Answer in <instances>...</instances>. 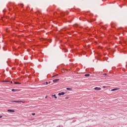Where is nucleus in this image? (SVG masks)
I'll list each match as a JSON object with an SVG mask.
<instances>
[{"mask_svg":"<svg viewBox=\"0 0 127 127\" xmlns=\"http://www.w3.org/2000/svg\"><path fill=\"white\" fill-rule=\"evenodd\" d=\"M103 87L104 88H106V86H103Z\"/></svg>","mask_w":127,"mask_h":127,"instance_id":"obj_22","label":"nucleus"},{"mask_svg":"<svg viewBox=\"0 0 127 127\" xmlns=\"http://www.w3.org/2000/svg\"><path fill=\"white\" fill-rule=\"evenodd\" d=\"M94 90H96V91H100V90H101V88H100V87H95L94 88Z\"/></svg>","mask_w":127,"mask_h":127,"instance_id":"obj_5","label":"nucleus"},{"mask_svg":"<svg viewBox=\"0 0 127 127\" xmlns=\"http://www.w3.org/2000/svg\"><path fill=\"white\" fill-rule=\"evenodd\" d=\"M59 96H63V95H65V92H61V93H59Z\"/></svg>","mask_w":127,"mask_h":127,"instance_id":"obj_3","label":"nucleus"},{"mask_svg":"<svg viewBox=\"0 0 127 127\" xmlns=\"http://www.w3.org/2000/svg\"><path fill=\"white\" fill-rule=\"evenodd\" d=\"M119 89L118 88H114L111 90V91H117V90H118Z\"/></svg>","mask_w":127,"mask_h":127,"instance_id":"obj_10","label":"nucleus"},{"mask_svg":"<svg viewBox=\"0 0 127 127\" xmlns=\"http://www.w3.org/2000/svg\"><path fill=\"white\" fill-rule=\"evenodd\" d=\"M69 22H71V21H69Z\"/></svg>","mask_w":127,"mask_h":127,"instance_id":"obj_25","label":"nucleus"},{"mask_svg":"<svg viewBox=\"0 0 127 127\" xmlns=\"http://www.w3.org/2000/svg\"><path fill=\"white\" fill-rule=\"evenodd\" d=\"M10 83L11 84H12V81H10Z\"/></svg>","mask_w":127,"mask_h":127,"instance_id":"obj_21","label":"nucleus"},{"mask_svg":"<svg viewBox=\"0 0 127 127\" xmlns=\"http://www.w3.org/2000/svg\"><path fill=\"white\" fill-rule=\"evenodd\" d=\"M61 16H65V13H61Z\"/></svg>","mask_w":127,"mask_h":127,"instance_id":"obj_13","label":"nucleus"},{"mask_svg":"<svg viewBox=\"0 0 127 127\" xmlns=\"http://www.w3.org/2000/svg\"><path fill=\"white\" fill-rule=\"evenodd\" d=\"M14 84H21V83H20V82H14Z\"/></svg>","mask_w":127,"mask_h":127,"instance_id":"obj_12","label":"nucleus"},{"mask_svg":"<svg viewBox=\"0 0 127 127\" xmlns=\"http://www.w3.org/2000/svg\"><path fill=\"white\" fill-rule=\"evenodd\" d=\"M44 85H45V84H46V85H48V82H46L45 83H43Z\"/></svg>","mask_w":127,"mask_h":127,"instance_id":"obj_14","label":"nucleus"},{"mask_svg":"<svg viewBox=\"0 0 127 127\" xmlns=\"http://www.w3.org/2000/svg\"><path fill=\"white\" fill-rule=\"evenodd\" d=\"M67 99H68V97H65V100H67Z\"/></svg>","mask_w":127,"mask_h":127,"instance_id":"obj_20","label":"nucleus"},{"mask_svg":"<svg viewBox=\"0 0 127 127\" xmlns=\"http://www.w3.org/2000/svg\"><path fill=\"white\" fill-rule=\"evenodd\" d=\"M3 82H9V80H3Z\"/></svg>","mask_w":127,"mask_h":127,"instance_id":"obj_15","label":"nucleus"},{"mask_svg":"<svg viewBox=\"0 0 127 127\" xmlns=\"http://www.w3.org/2000/svg\"><path fill=\"white\" fill-rule=\"evenodd\" d=\"M52 97H54L55 99H57V96H56V94L52 95Z\"/></svg>","mask_w":127,"mask_h":127,"instance_id":"obj_8","label":"nucleus"},{"mask_svg":"<svg viewBox=\"0 0 127 127\" xmlns=\"http://www.w3.org/2000/svg\"><path fill=\"white\" fill-rule=\"evenodd\" d=\"M11 103H23L24 104V101H10Z\"/></svg>","mask_w":127,"mask_h":127,"instance_id":"obj_1","label":"nucleus"},{"mask_svg":"<svg viewBox=\"0 0 127 127\" xmlns=\"http://www.w3.org/2000/svg\"><path fill=\"white\" fill-rule=\"evenodd\" d=\"M104 75H105V76H107V73H104Z\"/></svg>","mask_w":127,"mask_h":127,"instance_id":"obj_19","label":"nucleus"},{"mask_svg":"<svg viewBox=\"0 0 127 127\" xmlns=\"http://www.w3.org/2000/svg\"><path fill=\"white\" fill-rule=\"evenodd\" d=\"M11 91L12 92H17V91H18V89H12Z\"/></svg>","mask_w":127,"mask_h":127,"instance_id":"obj_7","label":"nucleus"},{"mask_svg":"<svg viewBox=\"0 0 127 127\" xmlns=\"http://www.w3.org/2000/svg\"><path fill=\"white\" fill-rule=\"evenodd\" d=\"M32 116H35V113H32Z\"/></svg>","mask_w":127,"mask_h":127,"instance_id":"obj_17","label":"nucleus"},{"mask_svg":"<svg viewBox=\"0 0 127 127\" xmlns=\"http://www.w3.org/2000/svg\"><path fill=\"white\" fill-rule=\"evenodd\" d=\"M66 90H67V91H72V88H66Z\"/></svg>","mask_w":127,"mask_h":127,"instance_id":"obj_9","label":"nucleus"},{"mask_svg":"<svg viewBox=\"0 0 127 127\" xmlns=\"http://www.w3.org/2000/svg\"><path fill=\"white\" fill-rule=\"evenodd\" d=\"M49 84H50V82H49Z\"/></svg>","mask_w":127,"mask_h":127,"instance_id":"obj_23","label":"nucleus"},{"mask_svg":"<svg viewBox=\"0 0 127 127\" xmlns=\"http://www.w3.org/2000/svg\"><path fill=\"white\" fill-rule=\"evenodd\" d=\"M85 77H89L90 76V74H86L84 75Z\"/></svg>","mask_w":127,"mask_h":127,"instance_id":"obj_11","label":"nucleus"},{"mask_svg":"<svg viewBox=\"0 0 127 127\" xmlns=\"http://www.w3.org/2000/svg\"><path fill=\"white\" fill-rule=\"evenodd\" d=\"M56 76H58V74H57V75H56L53 76L52 77H56Z\"/></svg>","mask_w":127,"mask_h":127,"instance_id":"obj_16","label":"nucleus"},{"mask_svg":"<svg viewBox=\"0 0 127 127\" xmlns=\"http://www.w3.org/2000/svg\"><path fill=\"white\" fill-rule=\"evenodd\" d=\"M44 41H48V42H51V40H48L47 39H44Z\"/></svg>","mask_w":127,"mask_h":127,"instance_id":"obj_6","label":"nucleus"},{"mask_svg":"<svg viewBox=\"0 0 127 127\" xmlns=\"http://www.w3.org/2000/svg\"><path fill=\"white\" fill-rule=\"evenodd\" d=\"M76 26H78V25H76Z\"/></svg>","mask_w":127,"mask_h":127,"instance_id":"obj_26","label":"nucleus"},{"mask_svg":"<svg viewBox=\"0 0 127 127\" xmlns=\"http://www.w3.org/2000/svg\"><path fill=\"white\" fill-rule=\"evenodd\" d=\"M7 112H10L11 113H14V110H11V109H8L7 110Z\"/></svg>","mask_w":127,"mask_h":127,"instance_id":"obj_4","label":"nucleus"},{"mask_svg":"<svg viewBox=\"0 0 127 127\" xmlns=\"http://www.w3.org/2000/svg\"><path fill=\"white\" fill-rule=\"evenodd\" d=\"M47 98V96H46V98Z\"/></svg>","mask_w":127,"mask_h":127,"instance_id":"obj_24","label":"nucleus"},{"mask_svg":"<svg viewBox=\"0 0 127 127\" xmlns=\"http://www.w3.org/2000/svg\"><path fill=\"white\" fill-rule=\"evenodd\" d=\"M2 118V116H0V119H1Z\"/></svg>","mask_w":127,"mask_h":127,"instance_id":"obj_18","label":"nucleus"},{"mask_svg":"<svg viewBox=\"0 0 127 127\" xmlns=\"http://www.w3.org/2000/svg\"><path fill=\"white\" fill-rule=\"evenodd\" d=\"M59 80H60L59 78L55 79L53 80V82H54V83H56V82H58Z\"/></svg>","mask_w":127,"mask_h":127,"instance_id":"obj_2","label":"nucleus"}]
</instances>
